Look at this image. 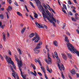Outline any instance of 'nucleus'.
Listing matches in <instances>:
<instances>
[{
    "label": "nucleus",
    "instance_id": "nucleus-7",
    "mask_svg": "<svg viewBox=\"0 0 79 79\" xmlns=\"http://www.w3.org/2000/svg\"><path fill=\"white\" fill-rule=\"evenodd\" d=\"M48 61H47L46 59H45L44 60L48 64H52V60L51 58H50V54L48 52Z\"/></svg>",
    "mask_w": 79,
    "mask_h": 79
},
{
    "label": "nucleus",
    "instance_id": "nucleus-10",
    "mask_svg": "<svg viewBox=\"0 0 79 79\" xmlns=\"http://www.w3.org/2000/svg\"><path fill=\"white\" fill-rule=\"evenodd\" d=\"M46 19H47L49 21H50V23H52L53 26H54V27H56V25H55V22H53V21L51 19H50L49 18V17H47Z\"/></svg>",
    "mask_w": 79,
    "mask_h": 79
},
{
    "label": "nucleus",
    "instance_id": "nucleus-15",
    "mask_svg": "<svg viewBox=\"0 0 79 79\" xmlns=\"http://www.w3.org/2000/svg\"><path fill=\"white\" fill-rule=\"evenodd\" d=\"M13 9V7L12 6H9L7 9V11H8V13H9V11H11Z\"/></svg>",
    "mask_w": 79,
    "mask_h": 79
},
{
    "label": "nucleus",
    "instance_id": "nucleus-35",
    "mask_svg": "<svg viewBox=\"0 0 79 79\" xmlns=\"http://www.w3.org/2000/svg\"><path fill=\"white\" fill-rule=\"evenodd\" d=\"M30 3L31 6H32V7H33V8H35L33 4L31 2H30Z\"/></svg>",
    "mask_w": 79,
    "mask_h": 79
},
{
    "label": "nucleus",
    "instance_id": "nucleus-51",
    "mask_svg": "<svg viewBox=\"0 0 79 79\" xmlns=\"http://www.w3.org/2000/svg\"><path fill=\"white\" fill-rule=\"evenodd\" d=\"M76 31H77V34H79V30L78 29H77L76 30Z\"/></svg>",
    "mask_w": 79,
    "mask_h": 79
},
{
    "label": "nucleus",
    "instance_id": "nucleus-25",
    "mask_svg": "<svg viewBox=\"0 0 79 79\" xmlns=\"http://www.w3.org/2000/svg\"><path fill=\"white\" fill-rule=\"evenodd\" d=\"M41 68L44 74H45V68H44V67H41Z\"/></svg>",
    "mask_w": 79,
    "mask_h": 79
},
{
    "label": "nucleus",
    "instance_id": "nucleus-5",
    "mask_svg": "<svg viewBox=\"0 0 79 79\" xmlns=\"http://www.w3.org/2000/svg\"><path fill=\"white\" fill-rule=\"evenodd\" d=\"M35 37H33L32 39V41H34V40H35V39L37 40H36L35 41V42H38L40 40V37H39V35L37 34V33L36 32H35Z\"/></svg>",
    "mask_w": 79,
    "mask_h": 79
},
{
    "label": "nucleus",
    "instance_id": "nucleus-36",
    "mask_svg": "<svg viewBox=\"0 0 79 79\" xmlns=\"http://www.w3.org/2000/svg\"><path fill=\"white\" fill-rule=\"evenodd\" d=\"M5 25H1V26H0V27H1V28H2V29H3L4 28V27H5Z\"/></svg>",
    "mask_w": 79,
    "mask_h": 79
},
{
    "label": "nucleus",
    "instance_id": "nucleus-41",
    "mask_svg": "<svg viewBox=\"0 0 79 79\" xmlns=\"http://www.w3.org/2000/svg\"><path fill=\"white\" fill-rule=\"evenodd\" d=\"M35 15H34V17L35 18H37V14H34Z\"/></svg>",
    "mask_w": 79,
    "mask_h": 79
},
{
    "label": "nucleus",
    "instance_id": "nucleus-24",
    "mask_svg": "<svg viewBox=\"0 0 79 79\" xmlns=\"http://www.w3.org/2000/svg\"><path fill=\"white\" fill-rule=\"evenodd\" d=\"M54 56L57 59L58 58H59L58 57V54L57 53V52H54Z\"/></svg>",
    "mask_w": 79,
    "mask_h": 79
},
{
    "label": "nucleus",
    "instance_id": "nucleus-37",
    "mask_svg": "<svg viewBox=\"0 0 79 79\" xmlns=\"http://www.w3.org/2000/svg\"><path fill=\"white\" fill-rule=\"evenodd\" d=\"M65 25H66V24L64 23H63V27H62L63 29H64V27H65Z\"/></svg>",
    "mask_w": 79,
    "mask_h": 79
},
{
    "label": "nucleus",
    "instance_id": "nucleus-14",
    "mask_svg": "<svg viewBox=\"0 0 79 79\" xmlns=\"http://www.w3.org/2000/svg\"><path fill=\"white\" fill-rule=\"evenodd\" d=\"M2 34L3 35V40L4 42H6V37H5V35H6V34L4 32H3L2 33Z\"/></svg>",
    "mask_w": 79,
    "mask_h": 79
},
{
    "label": "nucleus",
    "instance_id": "nucleus-52",
    "mask_svg": "<svg viewBox=\"0 0 79 79\" xmlns=\"http://www.w3.org/2000/svg\"><path fill=\"white\" fill-rule=\"evenodd\" d=\"M23 26H24V24L21 23L20 24V26L21 27H23Z\"/></svg>",
    "mask_w": 79,
    "mask_h": 79
},
{
    "label": "nucleus",
    "instance_id": "nucleus-58",
    "mask_svg": "<svg viewBox=\"0 0 79 79\" xmlns=\"http://www.w3.org/2000/svg\"><path fill=\"white\" fill-rule=\"evenodd\" d=\"M51 10H52V12H53V13H54L55 14V11H54V10H53V9L52 8L51 9Z\"/></svg>",
    "mask_w": 79,
    "mask_h": 79
},
{
    "label": "nucleus",
    "instance_id": "nucleus-21",
    "mask_svg": "<svg viewBox=\"0 0 79 79\" xmlns=\"http://www.w3.org/2000/svg\"><path fill=\"white\" fill-rule=\"evenodd\" d=\"M26 27H24L23 28L21 31V34H24V31L26 30Z\"/></svg>",
    "mask_w": 79,
    "mask_h": 79
},
{
    "label": "nucleus",
    "instance_id": "nucleus-2",
    "mask_svg": "<svg viewBox=\"0 0 79 79\" xmlns=\"http://www.w3.org/2000/svg\"><path fill=\"white\" fill-rule=\"evenodd\" d=\"M14 57L15 59V61H17L18 63V65L19 67V68L21 72V76L23 78V79H26V76H24L23 75V72H22V71H21V68H22V67L23 66V63H22V60H21V57H20V60L19 61V59H18L16 55H15Z\"/></svg>",
    "mask_w": 79,
    "mask_h": 79
},
{
    "label": "nucleus",
    "instance_id": "nucleus-39",
    "mask_svg": "<svg viewBox=\"0 0 79 79\" xmlns=\"http://www.w3.org/2000/svg\"><path fill=\"white\" fill-rule=\"evenodd\" d=\"M68 4H69V5H71V4H72V3H71V2L70 0H69L68 1Z\"/></svg>",
    "mask_w": 79,
    "mask_h": 79
},
{
    "label": "nucleus",
    "instance_id": "nucleus-33",
    "mask_svg": "<svg viewBox=\"0 0 79 79\" xmlns=\"http://www.w3.org/2000/svg\"><path fill=\"white\" fill-rule=\"evenodd\" d=\"M0 58L2 60V61H3V59H4V58H3V56H2L1 55V54H0Z\"/></svg>",
    "mask_w": 79,
    "mask_h": 79
},
{
    "label": "nucleus",
    "instance_id": "nucleus-44",
    "mask_svg": "<svg viewBox=\"0 0 79 79\" xmlns=\"http://www.w3.org/2000/svg\"><path fill=\"white\" fill-rule=\"evenodd\" d=\"M34 74L35 76H36V74H37V73H36V72L35 70H34Z\"/></svg>",
    "mask_w": 79,
    "mask_h": 79
},
{
    "label": "nucleus",
    "instance_id": "nucleus-6",
    "mask_svg": "<svg viewBox=\"0 0 79 79\" xmlns=\"http://www.w3.org/2000/svg\"><path fill=\"white\" fill-rule=\"evenodd\" d=\"M46 12L47 13V16L46 15L47 14H45V15L47 17V18H50V19H53V21H54L55 23H56V19H55L53 16H51V15H50V12H49V11H48V10H45Z\"/></svg>",
    "mask_w": 79,
    "mask_h": 79
},
{
    "label": "nucleus",
    "instance_id": "nucleus-4",
    "mask_svg": "<svg viewBox=\"0 0 79 79\" xmlns=\"http://www.w3.org/2000/svg\"><path fill=\"white\" fill-rule=\"evenodd\" d=\"M56 59L57 60L58 62V63L57 64V66H58L59 69L60 70V71H62V69L63 70H64V67L63 65L62 64H61L60 66V64L59 63H61V60H60V58L58 57V58H57Z\"/></svg>",
    "mask_w": 79,
    "mask_h": 79
},
{
    "label": "nucleus",
    "instance_id": "nucleus-63",
    "mask_svg": "<svg viewBox=\"0 0 79 79\" xmlns=\"http://www.w3.org/2000/svg\"><path fill=\"white\" fill-rule=\"evenodd\" d=\"M52 37H55V35L53 34L51 35Z\"/></svg>",
    "mask_w": 79,
    "mask_h": 79
},
{
    "label": "nucleus",
    "instance_id": "nucleus-61",
    "mask_svg": "<svg viewBox=\"0 0 79 79\" xmlns=\"http://www.w3.org/2000/svg\"><path fill=\"white\" fill-rule=\"evenodd\" d=\"M9 2L10 4H11V0H9Z\"/></svg>",
    "mask_w": 79,
    "mask_h": 79
},
{
    "label": "nucleus",
    "instance_id": "nucleus-27",
    "mask_svg": "<svg viewBox=\"0 0 79 79\" xmlns=\"http://www.w3.org/2000/svg\"><path fill=\"white\" fill-rule=\"evenodd\" d=\"M17 15H19V16H22V17H23V15H22V14H21V13H20V12L17 11Z\"/></svg>",
    "mask_w": 79,
    "mask_h": 79
},
{
    "label": "nucleus",
    "instance_id": "nucleus-8",
    "mask_svg": "<svg viewBox=\"0 0 79 79\" xmlns=\"http://www.w3.org/2000/svg\"><path fill=\"white\" fill-rule=\"evenodd\" d=\"M35 24H36V25L39 28H44V27L45 28H46V29H47V26H45V25H44V26H42L38 23L37 22L35 23Z\"/></svg>",
    "mask_w": 79,
    "mask_h": 79
},
{
    "label": "nucleus",
    "instance_id": "nucleus-46",
    "mask_svg": "<svg viewBox=\"0 0 79 79\" xmlns=\"http://www.w3.org/2000/svg\"><path fill=\"white\" fill-rule=\"evenodd\" d=\"M38 74H39V75H40V76H42V74L40 72H38Z\"/></svg>",
    "mask_w": 79,
    "mask_h": 79
},
{
    "label": "nucleus",
    "instance_id": "nucleus-59",
    "mask_svg": "<svg viewBox=\"0 0 79 79\" xmlns=\"http://www.w3.org/2000/svg\"><path fill=\"white\" fill-rule=\"evenodd\" d=\"M73 13H76V11L74 10H73Z\"/></svg>",
    "mask_w": 79,
    "mask_h": 79
},
{
    "label": "nucleus",
    "instance_id": "nucleus-22",
    "mask_svg": "<svg viewBox=\"0 0 79 79\" xmlns=\"http://www.w3.org/2000/svg\"><path fill=\"white\" fill-rule=\"evenodd\" d=\"M35 1V2L36 3V4H37V5H39V4H40L41 3L39 1V0H34Z\"/></svg>",
    "mask_w": 79,
    "mask_h": 79
},
{
    "label": "nucleus",
    "instance_id": "nucleus-60",
    "mask_svg": "<svg viewBox=\"0 0 79 79\" xmlns=\"http://www.w3.org/2000/svg\"><path fill=\"white\" fill-rule=\"evenodd\" d=\"M7 37H10V34H9V32H7Z\"/></svg>",
    "mask_w": 79,
    "mask_h": 79
},
{
    "label": "nucleus",
    "instance_id": "nucleus-16",
    "mask_svg": "<svg viewBox=\"0 0 79 79\" xmlns=\"http://www.w3.org/2000/svg\"><path fill=\"white\" fill-rule=\"evenodd\" d=\"M48 71L50 73H52V69L50 70L49 68H48V66H47L46 67Z\"/></svg>",
    "mask_w": 79,
    "mask_h": 79
},
{
    "label": "nucleus",
    "instance_id": "nucleus-45",
    "mask_svg": "<svg viewBox=\"0 0 79 79\" xmlns=\"http://www.w3.org/2000/svg\"><path fill=\"white\" fill-rule=\"evenodd\" d=\"M66 34L67 35H71V34H70V33L68 31H66Z\"/></svg>",
    "mask_w": 79,
    "mask_h": 79
},
{
    "label": "nucleus",
    "instance_id": "nucleus-29",
    "mask_svg": "<svg viewBox=\"0 0 79 79\" xmlns=\"http://www.w3.org/2000/svg\"><path fill=\"white\" fill-rule=\"evenodd\" d=\"M18 52H19L20 55H22V52H21V49H18Z\"/></svg>",
    "mask_w": 79,
    "mask_h": 79
},
{
    "label": "nucleus",
    "instance_id": "nucleus-26",
    "mask_svg": "<svg viewBox=\"0 0 79 79\" xmlns=\"http://www.w3.org/2000/svg\"><path fill=\"white\" fill-rule=\"evenodd\" d=\"M31 66L32 67L33 69H34V70H35V69H36V68H35V65L34 64H31Z\"/></svg>",
    "mask_w": 79,
    "mask_h": 79
},
{
    "label": "nucleus",
    "instance_id": "nucleus-42",
    "mask_svg": "<svg viewBox=\"0 0 79 79\" xmlns=\"http://www.w3.org/2000/svg\"><path fill=\"white\" fill-rule=\"evenodd\" d=\"M62 11H63V12H64V13H65V14H66V11L65 10H64V9H62Z\"/></svg>",
    "mask_w": 79,
    "mask_h": 79
},
{
    "label": "nucleus",
    "instance_id": "nucleus-17",
    "mask_svg": "<svg viewBox=\"0 0 79 79\" xmlns=\"http://www.w3.org/2000/svg\"><path fill=\"white\" fill-rule=\"evenodd\" d=\"M53 44L55 46H56V47H58V43L57 41L56 40L54 41Z\"/></svg>",
    "mask_w": 79,
    "mask_h": 79
},
{
    "label": "nucleus",
    "instance_id": "nucleus-34",
    "mask_svg": "<svg viewBox=\"0 0 79 79\" xmlns=\"http://www.w3.org/2000/svg\"><path fill=\"white\" fill-rule=\"evenodd\" d=\"M45 47H46V49H47L48 52H49V49H48V45H46Z\"/></svg>",
    "mask_w": 79,
    "mask_h": 79
},
{
    "label": "nucleus",
    "instance_id": "nucleus-54",
    "mask_svg": "<svg viewBox=\"0 0 79 79\" xmlns=\"http://www.w3.org/2000/svg\"><path fill=\"white\" fill-rule=\"evenodd\" d=\"M71 8H73L74 10H76V7L73 6H71Z\"/></svg>",
    "mask_w": 79,
    "mask_h": 79
},
{
    "label": "nucleus",
    "instance_id": "nucleus-12",
    "mask_svg": "<svg viewBox=\"0 0 79 79\" xmlns=\"http://www.w3.org/2000/svg\"><path fill=\"white\" fill-rule=\"evenodd\" d=\"M35 63H37V62H38V63L40 65V66H42V64H41V62H40V61L39 59L38 58L37 59H35Z\"/></svg>",
    "mask_w": 79,
    "mask_h": 79
},
{
    "label": "nucleus",
    "instance_id": "nucleus-57",
    "mask_svg": "<svg viewBox=\"0 0 79 79\" xmlns=\"http://www.w3.org/2000/svg\"><path fill=\"white\" fill-rule=\"evenodd\" d=\"M2 5H4V4H5V2H4L3 1L2 2Z\"/></svg>",
    "mask_w": 79,
    "mask_h": 79
},
{
    "label": "nucleus",
    "instance_id": "nucleus-48",
    "mask_svg": "<svg viewBox=\"0 0 79 79\" xmlns=\"http://www.w3.org/2000/svg\"><path fill=\"white\" fill-rule=\"evenodd\" d=\"M72 21H76V20L74 18L72 17Z\"/></svg>",
    "mask_w": 79,
    "mask_h": 79
},
{
    "label": "nucleus",
    "instance_id": "nucleus-38",
    "mask_svg": "<svg viewBox=\"0 0 79 79\" xmlns=\"http://www.w3.org/2000/svg\"><path fill=\"white\" fill-rule=\"evenodd\" d=\"M68 76L70 79H73V78L71 77V75H70V74H69V73H68Z\"/></svg>",
    "mask_w": 79,
    "mask_h": 79
},
{
    "label": "nucleus",
    "instance_id": "nucleus-18",
    "mask_svg": "<svg viewBox=\"0 0 79 79\" xmlns=\"http://www.w3.org/2000/svg\"><path fill=\"white\" fill-rule=\"evenodd\" d=\"M67 55L69 58H70V59L72 58V55L71 54L68 53L67 54Z\"/></svg>",
    "mask_w": 79,
    "mask_h": 79
},
{
    "label": "nucleus",
    "instance_id": "nucleus-11",
    "mask_svg": "<svg viewBox=\"0 0 79 79\" xmlns=\"http://www.w3.org/2000/svg\"><path fill=\"white\" fill-rule=\"evenodd\" d=\"M7 61L8 63H10L11 64L12 63H13V61L11 60V59L10 57H8V59H7Z\"/></svg>",
    "mask_w": 79,
    "mask_h": 79
},
{
    "label": "nucleus",
    "instance_id": "nucleus-50",
    "mask_svg": "<svg viewBox=\"0 0 79 79\" xmlns=\"http://www.w3.org/2000/svg\"><path fill=\"white\" fill-rule=\"evenodd\" d=\"M14 4L15 5H16V6H19V5H18V3H16V2L14 3Z\"/></svg>",
    "mask_w": 79,
    "mask_h": 79
},
{
    "label": "nucleus",
    "instance_id": "nucleus-30",
    "mask_svg": "<svg viewBox=\"0 0 79 79\" xmlns=\"http://www.w3.org/2000/svg\"><path fill=\"white\" fill-rule=\"evenodd\" d=\"M40 52V50H36L35 51V53L37 54V53H39Z\"/></svg>",
    "mask_w": 79,
    "mask_h": 79
},
{
    "label": "nucleus",
    "instance_id": "nucleus-62",
    "mask_svg": "<svg viewBox=\"0 0 79 79\" xmlns=\"http://www.w3.org/2000/svg\"><path fill=\"white\" fill-rule=\"evenodd\" d=\"M30 73L31 74H33V75H34V73H33L32 72H30Z\"/></svg>",
    "mask_w": 79,
    "mask_h": 79
},
{
    "label": "nucleus",
    "instance_id": "nucleus-43",
    "mask_svg": "<svg viewBox=\"0 0 79 79\" xmlns=\"http://www.w3.org/2000/svg\"><path fill=\"white\" fill-rule=\"evenodd\" d=\"M75 19H77L78 20H79V18L77 16H75Z\"/></svg>",
    "mask_w": 79,
    "mask_h": 79
},
{
    "label": "nucleus",
    "instance_id": "nucleus-56",
    "mask_svg": "<svg viewBox=\"0 0 79 79\" xmlns=\"http://www.w3.org/2000/svg\"><path fill=\"white\" fill-rule=\"evenodd\" d=\"M77 77H79V73H76Z\"/></svg>",
    "mask_w": 79,
    "mask_h": 79
},
{
    "label": "nucleus",
    "instance_id": "nucleus-49",
    "mask_svg": "<svg viewBox=\"0 0 79 79\" xmlns=\"http://www.w3.org/2000/svg\"><path fill=\"white\" fill-rule=\"evenodd\" d=\"M43 5L44 7H45V8H47V6H46V5L44 4V3H43Z\"/></svg>",
    "mask_w": 79,
    "mask_h": 79
},
{
    "label": "nucleus",
    "instance_id": "nucleus-9",
    "mask_svg": "<svg viewBox=\"0 0 79 79\" xmlns=\"http://www.w3.org/2000/svg\"><path fill=\"white\" fill-rule=\"evenodd\" d=\"M42 42L41 41H40L39 44H38L37 46L36 47V48L34 49V50H35V49H36L37 50L38 49H39V48H40V45H42Z\"/></svg>",
    "mask_w": 79,
    "mask_h": 79
},
{
    "label": "nucleus",
    "instance_id": "nucleus-55",
    "mask_svg": "<svg viewBox=\"0 0 79 79\" xmlns=\"http://www.w3.org/2000/svg\"><path fill=\"white\" fill-rule=\"evenodd\" d=\"M46 5L47 6H48V9H51V8H50V6H49V5H48V4H47V5Z\"/></svg>",
    "mask_w": 79,
    "mask_h": 79
},
{
    "label": "nucleus",
    "instance_id": "nucleus-3",
    "mask_svg": "<svg viewBox=\"0 0 79 79\" xmlns=\"http://www.w3.org/2000/svg\"><path fill=\"white\" fill-rule=\"evenodd\" d=\"M37 6H40V7H38V8L40 11H42V13L43 14L44 19L45 21H46V22H47L46 19H47V17L45 15L46 14H45V10H44V8H43V7L42 5H41V3L40 4H39V5H37Z\"/></svg>",
    "mask_w": 79,
    "mask_h": 79
},
{
    "label": "nucleus",
    "instance_id": "nucleus-47",
    "mask_svg": "<svg viewBox=\"0 0 79 79\" xmlns=\"http://www.w3.org/2000/svg\"><path fill=\"white\" fill-rule=\"evenodd\" d=\"M8 53L9 54V55H11V52L10 51V50H9L8 51Z\"/></svg>",
    "mask_w": 79,
    "mask_h": 79
},
{
    "label": "nucleus",
    "instance_id": "nucleus-13",
    "mask_svg": "<svg viewBox=\"0 0 79 79\" xmlns=\"http://www.w3.org/2000/svg\"><path fill=\"white\" fill-rule=\"evenodd\" d=\"M64 60H67V56L64 54H61Z\"/></svg>",
    "mask_w": 79,
    "mask_h": 79
},
{
    "label": "nucleus",
    "instance_id": "nucleus-40",
    "mask_svg": "<svg viewBox=\"0 0 79 79\" xmlns=\"http://www.w3.org/2000/svg\"><path fill=\"white\" fill-rule=\"evenodd\" d=\"M44 76L45 77V78L46 79H48V77H47V75H46V74H44Z\"/></svg>",
    "mask_w": 79,
    "mask_h": 79
},
{
    "label": "nucleus",
    "instance_id": "nucleus-1",
    "mask_svg": "<svg viewBox=\"0 0 79 79\" xmlns=\"http://www.w3.org/2000/svg\"><path fill=\"white\" fill-rule=\"evenodd\" d=\"M63 36L64 37H65V41L66 42H68L67 43V45L69 50L72 53H74V52H75L79 56V51H77L74 48L73 46V45L69 43V41L68 39V37L66 35H63Z\"/></svg>",
    "mask_w": 79,
    "mask_h": 79
},
{
    "label": "nucleus",
    "instance_id": "nucleus-64",
    "mask_svg": "<svg viewBox=\"0 0 79 79\" xmlns=\"http://www.w3.org/2000/svg\"><path fill=\"white\" fill-rule=\"evenodd\" d=\"M57 22L58 24H60V21L58 20H57Z\"/></svg>",
    "mask_w": 79,
    "mask_h": 79
},
{
    "label": "nucleus",
    "instance_id": "nucleus-28",
    "mask_svg": "<svg viewBox=\"0 0 79 79\" xmlns=\"http://www.w3.org/2000/svg\"><path fill=\"white\" fill-rule=\"evenodd\" d=\"M10 68L11 69L12 71L13 72V73H15V71H14V69H13V67L12 66H11V65H10Z\"/></svg>",
    "mask_w": 79,
    "mask_h": 79
},
{
    "label": "nucleus",
    "instance_id": "nucleus-32",
    "mask_svg": "<svg viewBox=\"0 0 79 79\" xmlns=\"http://www.w3.org/2000/svg\"><path fill=\"white\" fill-rule=\"evenodd\" d=\"M0 18L1 19H3V14H1L0 15Z\"/></svg>",
    "mask_w": 79,
    "mask_h": 79
},
{
    "label": "nucleus",
    "instance_id": "nucleus-53",
    "mask_svg": "<svg viewBox=\"0 0 79 79\" xmlns=\"http://www.w3.org/2000/svg\"><path fill=\"white\" fill-rule=\"evenodd\" d=\"M69 14L70 15H71V16H72L73 15V13H72L70 11L69 12Z\"/></svg>",
    "mask_w": 79,
    "mask_h": 79
},
{
    "label": "nucleus",
    "instance_id": "nucleus-20",
    "mask_svg": "<svg viewBox=\"0 0 79 79\" xmlns=\"http://www.w3.org/2000/svg\"><path fill=\"white\" fill-rule=\"evenodd\" d=\"M70 73L72 74H75L76 72L74 70V69H73L71 71Z\"/></svg>",
    "mask_w": 79,
    "mask_h": 79
},
{
    "label": "nucleus",
    "instance_id": "nucleus-19",
    "mask_svg": "<svg viewBox=\"0 0 79 79\" xmlns=\"http://www.w3.org/2000/svg\"><path fill=\"white\" fill-rule=\"evenodd\" d=\"M34 35H35V34L34 33H32L31 34H30L29 35V37L30 38H32V37H33L34 36Z\"/></svg>",
    "mask_w": 79,
    "mask_h": 79
},
{
    "label": "nucleus",
    "instance_id": "nucleus-31",
    "mask_svg": "<svg viewBox=\"0 0 79 79\" xmlns=\"http://www.w3.org/2000/svg\"><path fill=\"white\" fill-rule=\"evenodd\" d=\"M12 64L13 66V67L14 68V69H16V66H15V65L14 64V62H13V63H12L11 64Z\"/></svg>",
    "mask_w": 79,
    "mask_h": 79
},
{
    "label": "nucleus",
    "instance_id": "nucleus-23",
    "mask_svg": "<svg viewBox=\"0 0 79 79\" xmlns=\"http://www.w3.org/2000/svg\"><path fill=\"white\" fill-rule=\"evenodd\" d=\"M62 8V9H64V10H67V8L66 7V6L64 4H63Z\"/></svg>",
    "mask_w": 79,
    "mask_h": 79
}]
</instances>
